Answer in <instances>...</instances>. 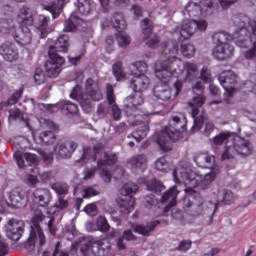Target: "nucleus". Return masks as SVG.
Here are the masks:
<instances>
[{"instance_id": "1", "label": "nucleus", "mask_w": 256, "mask_h": 256, "mask_svg": "<svg viewBox=\"0 0 256 256\" xmlns=\"http://www.w3.org/2000/svg\"><path fill=\"white\" fill-rule=\"evenodd\" d=\"M162 55L165 61L156 62L154 66L155 76L161 82L154 88V96L161 101H175L183 81L193 83L199 79V68L191 62L184 63L177 57L179 55V42L168 40L162 44Z\"/></svg>"}, {"instance_id": "2", "label": "nucleus", "mask_w": 256, "mask_h": 256, "mask_svg": "<svg viewBox=\"0 0 256 256\" xmlns=\"http://www.w3.org/2000/svg\"><path fill=\"white\" fill-rule=\"evenodd\" d=\"M194 161L198 167L210 169V172L202 174L201 171L194 172L185 167H178L172 172L175 183H184L188 187L185 189V192L189 195L195 193V190H193L194 187L207 189L215 181L217 175H219L218 166L213 168V165H215V156L208 153H199L194 157Z\"/></svg>"}, {"instance_id": "3", "label": "nucleus", "mask_w": 256, "mask_h": 256, "mask_svg": "<svg viewBox=\"0 0 256 256\" xmlns=\"http://www.w3.org/2000/svg\"><path fill=\"white\" fill-rule=\"evenodd\" d=\"M232 21L235 26V32L227 34L226 32H215L212 39L216 45L228 44L227 41H234L238 47H251L255 36L253 35V28L251 23H256L245 14H236L233 16Z\"/></svg>"}, {"instance_id": "4", "label": "nucleus", "mask_w": 256, "mask_h": 256, "mask_svg": "<svg viewBox=\"0 0 256 256\" xmlns=\"http://www.w3.org/2000/svg\"><path fill=\"white\" fill-rule=\"evenodd\" d=\"M169 126L170 127H166L156 134V143L164 153L171 151V149H173V143L183 137L181 133H183L187 127V118L183 114L172 116L169 121Z\"/></svg>"}, {"instance_id": "5", "label": "nucleus", "mask_w": 256, "mask_h": 256, "mask_svg": "<svg viewBox=\"0 0 256 256\" xmlns=\"http://www.w3.org/2000/svg\"><path fill=\"white\" fill-rule=\"evenodd\" d=\"M145 103V98L142 93L135 92V94L128 96L124 100V110L129 117L131 125H141L147 123V117L150 115H157V112H147L139 110V107Z\"/></svg>"}, {"instance_id": "6", "label": "nucleus", "mask_w": 256, "mask_h": 256, "mask_svg": "<svg viewBox=\"0 0 256 256\" xmlns=\"http://www.w3.org/2000/svg\"><path fill=\"white\" fill-rule=\"evenodd\" d=\"M79 89H81L79 86L73 88L70 97L72 99H77L82 109H84L86 113H89V111H91V101H101V99H103V92L99 87V82L89 78L86 80L85 93L79 95V93H77Z\"/></svg>"}, {"instance_id": "7", "label": "nucleus", "mask_w": 256, "mask_h": 256, "mask_svg": "<svg viewBox=\"0 0 256 256\" xmlns=\"http://www.w3.org/2000/svg\"><path fill=\"white\" fill-rule=\"evenodd\" d=\"M41 221H43V212L36 210L31 220L30 234L25 243V249H27L29 253L35 251V247H43V245L47 243L45 233H43V229H41V225H39Z\"/></svg>"}, {"instance_id": "8", "label": "nucleus", "mask_w": 256, "mask_h": 256, "mask_svg": "<svg viewBox=\"0 0 256 256\" xmlns=\"http://www.w3.org/2000/svg\"><path fill=\"white\" fill-rule=\"evenodd\" d=\"M203 89H205V86L203 85V82L198 81L192 86L193 93H197V91L201 92L200 94L194 96L190 102H188V107L191 109V115L194 119V125L192 126V129H196L199 131L203 125V115L200 114L199 109L205 105V101H207V98L203 95Z\"/></svg>"}, {"instance_id": "9", "label": "nucleus", "mask_w": 256, "mask_h": 256, "mask_svg": "<svg viewBox=\"0 0 256 256\" xmlns=\"http://www.w3.org/2000/svg\"><path fill=\"white\" fill-rule=\"evenodd\" d=\"M0 33H9L20 45H31L33 41V34L29 27L22 25L15 28L13 20L0 19Z\"/></svg>"}, {"instance_id": "10", "label": "nucleus", "mask_w": 256, "mask_h": 256, "mask_svg": "<svg viewBox=\"0 0 256 256\" xmlns=\"http://www.w3.org/2000/svg\"><path fill=\"white\" fill-rule=\"evenodd\" d=\"M139 191V186L133 183H127L120 189V198L117 199V204L122 215H129L135 211V198L133 195Z\"/></svg>"}, {"instance_id": "11", "label": "nucleus", "mask_w": 256, "mask_h": 256, "mask_svg": "<svg viewBox=\"0 0 256 256\" xmlns=\"http://www.w3.org/2000/svg\"><path fill=\"white\" fill-rule=\"evenodd\" d=\"M235 153L242 157H248V155L253 153V144L251 141L239 136L232 138L231 145H227L222 154V160L225 161L227 159H231Z\"/></svg>"}, {"instance_id": "12", "label": "nucleus", "mask_w": 256, "mask_h": 256, "mask_svg": "<svg viewBox=\"0 0 256 256\" xmlns=\"http://www.w3.org/2000/svg\"><path fill=\"white\" fill-rule=\"evenodd\" d=\"M207 21L204 19L200 20H184L180 27H177L175 33H177L180 41H185L189 37L195 35V31H206Z\"/></svg>"}, {"instance_id": "13", "label": "nucleus", "mask_w": 256, "mask_h": 256, "mask_svg": "<svg viewBox=\"0 0 256 256\" xmlns=\"http://www.w3.org/2000/svg\"><path fill=\"white\" fill-rule=\"evenodd\" d=\"M65 65V58L53 52V46L48 49V60L44 64L45 75L50 79H56Z\"/></svg>"}, {"instance_id": "14", "label": "nucleus", "mask_w": 256, "mask_h": 256, "mask_svg": "<svg viewBox=\"0 0 256 256\" xmlns=\"http://www.w3.org/2000/svg\"><path fill=\"white\" fill-rule=\"evenodd\" d=\"M218 81L220 85L225 89V98L224 101L228 105L231 104V97L237 93V89H235L233 86L229 85H235L237 83V75L231 70H226L224 72H221L218 76Z\"/></svg>"}, {"instance_id": "15", "label": "nucleus", "mask_w": 256, "mask_h": 256, "mask_svg": "<svg viewBox=\"0 0 256 256\" xmlns=\"http://www.w3.org/2000/svg\"><path fill=\"white\" fill-rule=\"evenodd\" d=\"M213 10V0H202L198 5L195 2H188L183 11L185 17H199V15H210Z\"/></svg>"}, {"instance_id": "16", "label": "nucleus", "mask_w": 256, "mask_h": 256, "mask_svg": "<svg viewBox=\"0 0 256 256\" xmlns=\"http://www.w3.org/2000/svg\"><path fill=\"white\" fill-rule=\"evenodd\" d=\"M23 227H25L23 221L10 219L5 225L6 236L12 241H19L23 235Z\"/></svg>"}, {"instance_id": "17", "label": "nucleus", "mask_w": 256, "mask_h": 256, "mask_svg": "<svg viewBox=\"0 0 256 256\" xmlns=\"http://www.w3.org/2000/svg\"><path fill=\"white\" fill-rule=\"evenodd\" d=\"M13 157L19 169H25V167H27V165H25V161L28 165H37V163H39L37 155L29 152H21V150L14 152Z\"/></svg>"}, {"instance_id": "18", "label": "nucleus", "mask_w": 256, "mask_h": 256, "mask_svg": "<svg viewBox=\"0 0 256 256\" xmlns=\"http://www.w3.org/2000/svg\"><path fill=\"white\" fill-rule=\"evenodd\" d=\"M80 251L83 256H103L105 253V250L101 248V244L91 243L87 240L81 242Z\"/></svg>"}, {"instance_id": "19", "label": "nucleus", "mask_w": 256, "mask_h": 256, "mask_svg": "<svg viewBox=\"0 0 256 256\" xmlns=\"http://www.w3.org/2000/svg\"><path fill=\"white\" fill-rule=\"evenodd\" d=\"M233 51L235 48L230 44H218L212 50V55L218 61H225L233 57Z\"/></svg>"}, {"instance_id": "20", "label": "nucleus", "mask_w": 256, "mask_h": 256, "mask_svg": "<svg viewBox=\"0 0 256 256\" xmlns=\"http://www.w3.org/2000/svg\"><path fill=\"white\" fill-rule=\"evenodd\" d=\"M0 55H2L5 61L9 63H13V61H17L19 59V51L15 44L6 42L0 46Z\"/></svg>"}, {"instance_id": "21", "label": "nucleus", "mask_w": 256, "mask_h": 256, "mask_svg": "<svg viewBox=\"0 0 256 256\" xmlns=\"http://www.w3.org/2000/svg\"><path fill=\"white\" fill-rule=\"evenodd\" d=\"M33 202L39 207H47L51 203V191L46 188H38L33 192Z\"/></svg>"}, {"instance_id": "22", "label": "nucleus", "mask_w": 256, "mask_h": 256, "mask_svg": "<svg viewBox=\"0 0 256 256\" xmlns=\"http://www.w3.org/2000/svg\"><path fill=\"white\" fill-rule=\"evenodd\" d=\"M131 85L135 93H143L149 89L151 80L145 74L133 75Z\"/></svg>"}, {"instance_id": "23", "label": "nucleus", "mask_w": 256, "mask_h": 256, "mask_svg": "<svg viewBox=\"0 0 256 256\" xmlns=\"http://www.w3.org/2000/svg\"><path fill=\"white\" fill-rule=\"evenodd\" d=\"M75 149H77V143L68 141L64 144L56 145L54 151L61 159H69L75 153Z\"/></svg>"}, {"instance_id": "24", "label": "nucleus", "mask_w": 256, "mask_h": 256, "mask_svg": "<svg viewBox=\"0 0 256 256\" xmlns=\"http://www.w3.org/2000/svg\"><path fill=\"white\" fill-rule=\"evenodd\" d=\"M177 195H179V191H177V186L171 187L166 193H164L161 197V203H166V207L164 208V213H167L171 207H175L177 205Z\"/></svg>"}, {"instance_id": "25", "label": "nucleus", "mask_w": 256, "mask_h": 256, "mask_svg": "<svg viewBox=\"0 0 256 256\" xmlns=\"http://www.w3.org/2000/svg\"><path fill=\"white\" fill-rule=\"evenodd\" d=\"M16 21L20 25H33V22L35 21V11L29 7L20 8Z\"/></svg>"}, {"instance_id": "26", "label": "nucleus", "mask_w": 256, "mask_h": 256, "mask_svg": "<svg viewBox=\"0 0 256 256\" xmlns=\"http://www.w3.org/2000/svg\"><path fill=\"white\" fill-rule=\"evenodd\" d=\"M184 211L190 217H199L203 213V203L202 202H191L189 198H184Z\"/></svg>"}, {"instance_id": "27", "label": "nucleus", "mask_w": 256, "mask_h": 256, "mask_svg": "<svg viewBox=\"0 0 256 256\" xmlns=\"http://www.w3.org/2000/svg\"><path fill=\"white\" fill-rule=\"evenodd\" d=\"M106 97L108 104L111 106L114 120L119 121V119H121V109H119V106L115 103L116 97L113 93V86H111V84L106 85Z\"/></svg>"}, {"instance_id": "28", "label": "nucleus", "mask_w": 256, "mask_h": 256, "mask_svg": "<svg viewBox=\"0 0 256 256\" xmlns=\"http://www.w3.org/2000/svg\"><path fill=\"white\" fill-rule=\"evenodd\" d=\"M36 32L40 39H45L49 35V17L39 15L35 20Z\"/></svg>"}, {"instance_id": "29", "label": "nucleus", "mask_w": 256, "mask_h": 256, "mask_svg": "<svg viewBox=\"0 0 256 256\" xmlns=\"http://www.w3.org/2000/svg\"><path fill=\"white\" fill-rule=\"evenodd\" d=\"M158 220L149 222L146 224H130L131 229H133L134 233H138L139 235L149 236L151 232L155 231V227L159 225Z\"/></svg>"}, {"instance_id": "30", "label": "nucleus", "mask_w": 256, "mask_h": 256, "mask_svg": "<svg viewBox=\"0 0 256 256\" xmlns=\"http://www.w3.org/2000/svg\"><path fill=\"white\" fill-rule=\"evenodd\" d=\"M103 149V144L99 143L92 149L91 147L85 146L83 148V155L80 160H77V163H86L87 159H91L92 161H97V153Z\"/></svg>"}, {"instance_id": "31", "label": "nucleus", "mask_w": 256, "mask_h": 256, "mask_svg": "<svg viewBox=\"0 0 256 256\" xmlns=\"http://www.w3.org/2000/svg\"><path fill=\"white\" fill-rule=\"evenodd\" d=\"M53 49V53H67L69 49V37L67 35H61L51 44L48 49Z\"/></svg>"}, {"instance_id": "32", "label": "nucleus", "mask_w": 256, "mask_h": 256, "mask_svg": "<svg viewBox=\"0 0 256 256\" xmlns=\"http://www.w3.org/2000/svg\"><path fill=\"white\" fill-rule=\"evenodd\" d=\"M128 165H130L132 171H137V169L143 171V169H145V166L147 165V157H145V155L143 154L133 156L128 160Z\"/></svg>"}, {"instance_id": "33", "label": "nucleus", "mask_w": 256, "mask_h": 256, "mask_svg": "<svg viewBox=\"0 0 256 256\" xmlns=\"http://www.w3.org/2000/svg\"><path fill=\"white\" fill-rule=\"evenodd\" d=\"M233 142V137L231 136V132H221L217 136L212 139V143L215 147H219L226 143L225 149H227V145H231Z\"/></svg>"}, {"instance_id": "34", "label": "nucleus", "mask_w": 256, "mask_h": 256, "mask_svg": "<svg viewBox=\"0 0 256 256\" xmlns=\"http://www.w3.org/2000/svg\"><path fill=\"white\" fill-rule=\"evenodd\" d=\"M112 25L118 33L121 31H125L127 29V21H125V17L122 13H115L112 17Z\"/></svg>"}, {"instance_id": "35", "label": "nucleus", "mask_w": 256, "mask_h": 256, "mask_svg": "<svg viewBox=\"0 0 256 256\" xmlns=\"http://www.w3.org/2000/svg\"><path fill=\"white\" fill-rule=\"evenodd\" d=\"M66 3H69V0H58V4L52 3L51 5L45 6V9L50 11V13H52V17L56 19V17L61 15V11H63V5Z\"/></svg>"}, {"instance_id": "36", "label": "nucleus", "mask_w": 256, "mask_h": 256, "mask_svg": "<svg viewBox=\"0 0 256 256\" xmlns=\"http://www.w3.org/2000/svg\"><path fill=\"white\" fill-rule=\"evenodd\" d=\"M131 75H145L147 73V64L143 61H138L130 66Z\"/></svg>"}, {"instance_id": "37", "label": "nucleus", "mask_w": 256, "mask_h": 256, "mask_svg": "<svg viewBox=\"0 0 256 256\" xmlns=\"http://www.w3.org/2000/svg\"><path fill=\"white\" fill-rule=\"evenodd\" d=\"M137 240V237H135L133 235V231L131 230H125L123 232V236L120 237L118 240H117V247L118 249H125V242L124 241H136Z\"/></svg>"}, {"instance_id": "38", "label": "nucleus", "mask_w": 256, "mask_h": 256, "mask_svg": "<svg viewBox=\"0 0 256 256\" xmlns=\"http://www.w3.org/2000/svg\"><path fill=\"white\" fill-rule=\"evenodd\" d=\"M57 107L58 109H61V111H67L69 112L71 115L77 113V111H79V108L77 107V105L71 103V101H60L57 103Z\"/></svg>"}, {"instance_id": "39", "label": "nucleus", "mask_w": 256, "mask_h": 256, "mask_svg": "<svg viewBox=\"0 0 256 256\" xmlns=\"http://www.w3.org/2000/svg\"><path fill=\"white\" fill-rule=\"evenodd\" d=\"M95 8V3L93 0H87L85 2H78V11L81 15H89L91 11Z\"/></svg>"}, {"instance_id": "40", "label": "nucleus", "mask_w": 256, "mask_h": 256, "mask_svg": "<svg viewBox=\"0 0 256 256\" xmlns=\"http://www.w3.org/2000/svg\"><path fill=\"white\" fill-rule=\"evenodd\" d=\"M117 163V155L115 154H104V159L98 161V169H103L107 165H115Z\"/></svg>"}, {"instance_id": "41", "label": "nucleus", "mask_w": 256, "mask_h": 256, "mask_svg": "<svg viewBox=\"0 0 256 256\" xmlns=\"http://www.w3.org/2000/svg\"><path fill=\"white\" fill-rule=\"evenodd\" d=\"M145 183L148 191H152L153 193L161 192L165 189L163 183L157 179H153Z\"/></svg>"}, {"instance_id": "42", "label": "nucleus", "mask_w": 256, "mask_h": 256, "mask_svg": "<svg viewBox=\"0 0 256 256\" xmlns=\"http://www.w3.org/2000/svg\"><path fill=\"white\" fill-rule=\"evenodd\" d=\"M116 41L119 47H121L122 49H126V47H129V45H131V36L126 33H118L116 35Z\"/></svg>"}, {"instance_id": "43", "label": "nucleus", "mask_w": 256, "mask_h": 256, "mask_svg": "<svg viewBox=\"0 0 256 256\" xmlns=\"http://www.w3.org/2000/svg\"><path fill=\"white\" fill-rule=\"evenodd\" d=\"M77 21H79V17H76L72 14L70 18L64 23V31H66L67 33L75 31V29H77Z\"/></svg>"}, {"instance_id": "44", "label": "nucleus", "mask_w": 256, "mask_h": 256, "mask_svg": "<svg viewBox=\"0 0 256 256\" xmlns=\"http://www.w3.org/2000/svg\"><path fill=\"white\" fill-rule=\"evenodd\" d=\"M51 188L59 197L62 195H67L69 193V186L66 183L57 182L51 185Z\"/></svg>"}, {"instance_id": "45", "label": "nucleus", "mask_w": 256, "mask_h": 256, "mask_svg": "<svg viewBox=\"0 0 256 256\" xmlns=\"http://www.w3.org/2000/svg\"><path fill=\"white\" fill-rule=\"evenodd\" d=\"M155 169L156 171H160L161 173H168L169 171V161L167 158L161 157L155 162Z\"/></svg>"}, {"instance_id": "46", "label": "nucleus", "mask_w": 256, "mask_h": 256, "mask_svg": "<svg viewBox=\"0 0 256 256\" xmlns=\"http://www.w3.org/2000/svg\"><path fill=\"white\" fill-rule=\"evenodd\" d=\"M39 139L41 143L51 145L52 143H55V134L52 131H44L40 133Z\"/></svg>"}, {"instance_id": "47", "label": "nucleus", "mask_w": 256, "mask_h": 256, "mask_svg": "<svg viewBox=\"0 0 256 256\" xmlns=\"http://www.w3.org/2000/svg\"><path fill=\"white\" fill-rule=\"evenodd\" d=\"M181 53L183 57L191 59V57L195 56V46L191 43L181 44Z\"/></svg>"}, {"instance_id": "48", "label": "nucleus", "mask_w": 256, "mask_h": 256, "mask_svg": "<svg viewBox=\"0 0 256 256\" xmlns=\"http://www.w3.org/2000/svg\"><path fill=\"white\" fill-rule=\"evenodd\" d=\"M23 89L16 91L6 102L1 103V107H9V105H16L17 101L21 99Z\"/></svg>"}, {"instance_id": "49", "label": "nucleus", "mask_w": 256, "mask_h": 256, "mask_svg": "<svg viewBox=\"0 0 256 256\" xmlns=\"http://www.w3.org/2000/svg\"><path fill=\"white\" fill-rule=\"evenodd\" d=\"M96 226L98 228V231H101L102 233H107L109 229L111 228L109 226V222H107V218L104 216H100L96 220Z\"/></svg>"}, {"instance_id": "50", "label": "nucleus", "mask_w": 256, "mask_h": 256, "mask_svg": "<svg viewBox=\"0 0 256 256\" xmlns=\"http://www.w3.org/2000/svg\"><path fill=\"white\" fill-rule=\"evenodd\" d=\"M113 75L118 81H123V79H125L123 64L121 62H117L113 65Z\"/></svg>"}, {"instance_id": "51", "label": "nucleus", "mask_w": 256, "mask_h": 256, "mask_svg": "<svg viewBox=\"0 0 256 256\" xmlns=\"http://www.w3.org/2000/svg\"><path fill=\"white\" fill-rule=\"evenodd\" d=\"M147 133H149V125L143 124L139 129L134 133V137L136 141H141L147 137Z\"/></svg>"}, {"instance_id": "52", "label": "nucleus", "mask_w": 256, "mask_h": 256, "mask_svg": "<svg viewBox=\"0 0 256 256\" xmlns=\"http://www.w3.org/2000/svg\"><path fill=\"white\" fill-rule=\"evenodd\" d=\"M221 202L224 205H231V203L235 202V195L231 190H224Z\"/></svg>"}, {"instance_id": "53", "label": "nucleus", "mask_w": 256, "mask_h": 256, "mask_svg": "<svg viewBox=\"0 0 256 256\" xmlns=\"http://www.w3.org/2000/svg\"><path fill=\"white\" fill-rule=\"evenodd\" d=\"M24 183L28 185V187H37V185H39V178L33 174H27L24 177Z\"/></svg>"}, {"instance_id": "54", "label": "nucleus", "mask_w": 256, "mask_h": 256, "mask_svg": "<svg viewBox=\"0 0 256 256\" xmlns=\"http://www.w3.org/2000/svg\"><path fill=\"white\" fill-rule=\"evenodd\" d=\"M38 153L46 165L53 163V153L49 152L48 150H39Z\"/></svg>"}, {"instance_id": "55", "label": "nucleus", "mask_w": 256, "mask_h": 256, "mask_svg": "<svg viewBox=\"0 0 256 256\" xmlns=\"http://www.w3.org/2000/svg\"><path fill=\"white\" fill-rule=\"evenodd\" d=\"M99 193L97 186H88L84 189V197L86 199H89V197H96Z\"/></svg>"}, {"instance_id": "56", "label": "nucleus", "mask_w": 256, "mask_h": 256, "mask_svg": "<svg viewBox=\"0 0 256 256\" xmlns=\"http://www.w3.org/2000/svg\"><path fill=\"white\" fill-rule=\"evenodd\" d=\"M10 201L14 203V205H23L25 203V198L21 196V193L19 192H13L10 195Z\"/></svg>"}, {"instance_id": "57", "label": "nucleus", "mask_w": 256, "mask_h": 256, "mask_svg": "<svg viewBox=\"0 0 256 256\" xmlns=\"http://www.w3.org/2000/svg\"><path fill=\"white\" fill-rule=\"evenodd\" d=\"M141 28L144 32V35H151V33L153 32V25L150 24L149 18H145L142 20Z\"/></svg>"}, {"instance_id": "58", "label": "nucleus", "mask_w": 256, "mask_h": 256, "mask_svg": "<svg viewBox=\"0 0 256 256\" xmlns=\"http://www.w3.org/2000/svg\"><path fill=\"white\" fill-rule=\"evenodd\" d=\"M200 79L204 81V83H211V72L207 67H203L200 72Z\"/></svg>"}, {"instance_id": "59", "label": "nucleus", "mask_w": 256, "mask_h": 256, "mask_svg": "<svg viewBox=\"0 0 256 256\" xmlns=\"http://www.w3.org/2000/svg\"><path fill=\"white\" fill-rule=\"evenodd\" d=\"M54 207L59 211H63V209H67V207H69V201L59 196L58 201L55 203Z\"/></svg>"}, {"instance_id": "60", "label": "nucleus", "mask_w": 256, "mask_h": 256, "mask_svg": "<svg viewBox=\"0 0 256 256\" xmlns=\"http://www.w3.org/2000/svg\"><path fill=\"white\" fill-rule=\"evenodd\" d=\"M144 41L148 47L154 48L157 47V43H159V36H146Z\"/></svg>"}, {"instance_id": "61", "label": "nucleus", "mask_w": 256, "mask_h": 256, "mask_svg": "<svg viewBox=\"0 0 256 256\" xmlns=\"http://www.w3.org/2000/svg\"><path fill=\"white\" fill-rule=\"evenodd\" d=\"M97 169H99V164H97V167L84 170V181H89V179H93V177H95V172L97 171Z\"/></svg>"}, {"instance_id": "62", "label": "nucleus", "mask_w": 256, "mask_h": 256, "mask_svg": "<svg viewBox=\"0 0 256 256\" xmlns=\"http://www.w3.org/2000/svg\"><path fill=\"white\" fill-rule=\"evenodd\" d=\"M218 2L222 9L226 10L236 5V3H239V0H218Z\"/></svg>"}, {"instance_id": "63", "label": "nucleus", "mask_w": 256, "mask_h": 256, "mask_svg": "<svg viewBox=\"0 0 256 256\" xmlns=\"http://www.w3.org/2000/svg\"><path fill=\"white\" fill-rule=\"evenodd\" d=\"M40 179L43 183H51V181H55V175L51 172H43L40 174Z\"/></svg>"}, {"instance_id": "64", "label": "nucleus", "mask_w": 256, "mask_h": 256, "mask_svg": "<svg viewBox=\"0 0 256 256\" xmlns=\"http://www.w3.org/2000/svg\"><path fill=\"white\" fill-rule=\"evenodd\" d=\"M84 211L90 217H95V215H97V206L95 204H88L84 208Z\"/></svg>"}]
</instances>
